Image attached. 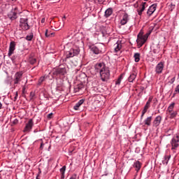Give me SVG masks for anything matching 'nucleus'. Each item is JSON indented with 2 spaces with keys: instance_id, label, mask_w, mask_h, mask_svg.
I'll use <instances>...</instances> for the list:
<instances>
[{
  "instance_id": "1",
  "label": "nucleus",
  "mask_w": 179,
  "mask_h": 179,
  "mask_svg": "<svg viewBox=\"0 0 179 179\" xmlns=\"http://www.w3.org/2000/svg\"><path fill=\"white\" fill-rule=\"evenodd\" d=\"M96 72H99L102 82H108L110 80V69L103 63L95 65Z\"/></svg>"
},
{
  "instance_id": "2",
  "label": "nucleus",
  "mask_w": 179,
  "mask_h": 179,
  "mask_svg": "<svg viewBox=\"0 0 179 179\" xmlns=\"http://www.w3.org/2000/svg\"><path fill=\"white\" fill-rule=\"evenodd\" d=\"M90 50L93 52V54H103L106 52V45L103 43H99L96 45H92L90 47Z\"/></svg>"
},
{
  "instance_id": "3",
  "label": "nucleus",
  "mask_w": 179,
  "mask_h": 179,
  "mask_svg": "<svg viewBox=\"0 0 179 179\" xmlns=\"http://www.w3.org/2000/svg\"><path fill=\"white\" fill-rule=\"evenodd\" d=\"M19 26L20 30H23L24 31H26V30H29L30 25H29V19H27V17L20 18Z\"/></svg>"
},
{
  "instance_id": "4",
  "label": "nucleus",
  "mask_w": 179,
  "mask_h": 179,
  "mask_svg": "<svg viewBox=\"0 0 179 179\" xmlns=\"http://www.w3.org/2000/svg\"><path fill=\"white\" fill-rule=\"evenodd\" d=\"M171 145L172 146L171 150H173V153H176V150H177V148L179 146V134L172 138Z\"/></svg>"
},
{
  "instance_id": "5",
  "label": "nucleus",
  "mask_w": 179,
  "mask_h": 179,
  "mask_svg": "<svg viewBox=\"0 0 179 179\" xmlns=\"http://www.w3.org/2000/svg\"><path fill=\"white\" fill-rule=\"evenodd\" d=\"M149 34H146L145 35L138 34L137 36L136 43L138 45H140V47H142V45L146 43L148 41V37H149Z\"/></svg>"
},
{
  "instance_id": "6",
  "label": "nucleus",
  "mask_w": 179,
  "mask_h": 179,
  "mask_svg": "<svg viewBox=\"0 0 179 179\" xmlns=\"http://www.w3.org/2000/svg\"><path fill=\"white\" fill-rule=\"evenodd\" d=\"M18 13H19V8H17V6H14L13 7L10 12L8 13V17L10 19V20H16Z\"/></svg>"
},
{
  "instance_id": "7",
  "label": "nucleus",
  "mask_w": 179,
  "mask_h": 179,
  "mask_svg": "<svg viewBox=\"0 0 179 179\" xmlns=\"http://www.w3.org/2000/svg\"><path fill=\"white\" fill-rule=\"evenodd\" d=\"M23 78V72L20 71L15 73L14 76V85H19L22 82V78Z\"/></svg>"
},
{
  "instance_id": "8",
  "label": "nucleus",
  "mask_w": 179,
  "mask_h": 179,
  "mask_svg": "<svg viewBox=\"0 0 179 179\" xmlns=\"http://www.w3.org/2000/svg\"><path fill=\"white\" fill-rule=\"evenodd\" d=\"M16 50V43L15 41H11L10 43L9 50L8 53V57H12L13 54L15 52Z\"/></svg>"
},
{
  "instance_id": "9",
  "label": "nucleus",
  "mask_w": 179,
  "mask_h": 179,
  "mask_svg": "<svg viewBox=\"0 0 179 179\" xmlns=\"http://www.w3.org/2000/svg\"><path fill=\"white\" fill-rule=\"evenodd\" d=\"M150 103H152V98H149L148 101H147L146 104L145 105L144 108L142 111L141 120H143V115H145V114H146V112L150 107Z\"/></svg>"
},
{
  "instance_id": "10",
  "label": "nucleus",
  "mask_w": 179,
  "mask_h": 179,
  "mask_svg": "<svg viewBox=\"0 0 179 179\" xmlns=\"http://www.w3.org/2000/svg\"><path fill=\"white\" fill-rule=\"evenodd\" d=\"M33 125H34L33 119H30L26 124V126L24 129V132H30V131H31V129H33Z\"/></svg>"
},
{
  "instance_id": "11",
  "label": "nucleus",
  "mask_w": 179,
  "mask_h": 179,
  "mask_svg": "<svg viewBox=\"0 0 179 179\" xmlns=\"http://www.w3.org/2000/svg\"><path fill=\"white\" fill-rule=\"evenodd\" d=\"M156 9H157V3L151 5L147 10L148 16H152V13H155V12H156Z\"/></svg>"
},
{
  "instance_id": "12",
  "label": "nucleus",
  "mask_w": 179,
  "mask_h": 179,
  "mask_svg": "<svg viewBox=\"0 0 179 179\" xmlns=\"http://www.w3.org/2000/svg\"><path fill=\"white\" fill-rule=\"evenodd\" d=\"M163 69H164V63L161 62L157 64L155 67V72L158 75H160V73L163 72Z\"/></svg>"
},
{
  "instance_id": "13",
  "label": "nucleus",
  "mask_w": 179,
  "mask_h": 179,
  "mask_svg": "<svg viewBox=\"0 0 179 179\" xmlns=\"http://www.w3.org/2000/svg\"><path fill=\"white\" fill-rule=\"evenodd\" d=\"M128 20H129V17H128V14L125 13L123 14L120 20V26H125V24L128 23Z\"/></svg>"
},
{
  "instance_id": "14",
  "label": "nucleus",
  "mask_w": 179,
  "mask_h": 179,
  "mask_svg": "<svg viewBox=\"0 0 179 179\" xmlns=\"http://www.w3.org/2000/svg\"><path fill=\"white\" fill-rule=\"evenodd\" d=\"M85 89V85L82 83L78 84L75 86L74 87V92L75 93H78L79 92H83V90Z\"/></svg>"
},
{
  "instance_id": "15",
  "label": "nucleus",
  "mask_w": 179,
  "mask_h": 179,
  "mask_svg": "<svg viewBox=\"0 0 179 179\" xmlns=\"http://www.w3.org/2000/svg\"><path fill=\"white\" fill-rule=\"evenodd\" d=\"M56 75H59V76H64L66 73V69L65 68H59L56 69Z\"/></svg>"
},
{
  "instance_id": "16",
  "label": "nucleus",
  "mask_w": 179,
  "mask_h": 179,
  "mask_svg": "<svg viewBox=\"0 0 179 179\" xmlns=\"http://www.w3.org/2000/svg\"><path fill=\"white\" fill-rule=\"evenodd\" d=\"M161 122H162V116L160 115L157 116L152 122L153 127H159Z\"/></svg>"
},
{
  "instance_id": "17",
  "label": "nucleus",
  "mask_w": 179,
  "mask_h": 179,
  "mask_svg": "<svg viewBox=\"0 0 179 179\" xmlns=\"http://www.w3.org/2000/svg\"><path fill=\"white\" fill-rule=\"evenodd\" d=\"M146 2H143L141 3V8H140V10H138V15L139 16H142V13H143V11L145 10V9H146Z\"/></svg>"
},
{
  "instance_id": "18",
  "label": "nucleus",
  "mask_w": 179,
  "mask_h": 179,
  "mask_svg": "<svg viewBox=\"0 0 179 179\" xmlns=\"http://www.w3.org/2000/svg\"><path fill=\"white\" fill-rule=\"evenodd\" d=\"M122 48V45H121V42L117 41L116 43L114 44V50L115 52H118Z\"/></svg>"
},
{
  "instance_id": "19",
  "label": "nucleus",
  "mask_w": 179,
  "mask_h": 179,
  "mask_svg": "<svg viewBox=\"0 0 179 179\" xmlns=\"http://www.w3.org/2000/svg\"><path fill=\"white\" fill-rule=\"evenodd\" d=\"M70 50H71V52L73 57H76V55H79V53L80 52V49H79V48H71L70 49Z\"/></svg>"
},
{
  "instance_id": "20",
  "label": "nucleus",
  "mask_w": 179,
  "mask_h": 179,
  "mask_svg": "<svg viewBox=\"0 0 179 179\" xmlns=\"http://www.w3.org/2000/svg\"><path fill=\"white\" fill-rule=\"evenodd\" d=\"M85 103V99H80L74 106H73V110L76 111H78L79 110V107Z\"/></svg>"
},
{
  "instance_id": "21",
  "label": "nucleus",
  "mask_w": 179,
  "mask_h": 179,
  "mask_svg": "<svg viewBox=\"0 0 179 179\" xmlns=\"http://www.w3.org/2000/svg\"><path fill=\"white\" fill-rule=\"evenodd\" d=\"M112 15H113V8H109L106 10L105 15H104L105 17H110V16Z\"/></svg>"
},
{
  "instance_id": "22",
  "label": "nucleus",
  "mask_w": 179,
  "mask_h": 179,
  "mask_svg": "<svg viewBox=\"0 0 179 179\" xmlns=\"http://www.w3.org/2000/svg\"><path fill=\"white\" fill-rule=\"evenodd\" d=\"M151 124H152V116H150L144 120V124L147 125L148 127H150Z\"/></svg>"
},
{
  "instance_id": "23",
  "label": "nucleus",
  "mask_w": 179,
  "mask_h": 179,
  "mask_svg": "<svg viewBox=\"0 0 179 179\" xmlns=\"http://www.w3.org/2000/svg\"><path fill=\"white\" fill-rule=\"evenodd\" d=\"M136 78V73H131L130 74L128 80L129 82H130V83H131L132 82H134V80H135V79Z\"/></svg>"
},
{
  "instance_id": "24",
  "label": "nucleus",
  "mask_w": 179,
  "mask_h": 179,
  "mask_svg": "<svg viewBox=\"0 0 179 179\" xmlns=\"http://www.w3.org/2000/svg\"><path fill=\"white\" fill-rule=\"evenodd\" d=\"M171 158V155H165L164 159L162 161L163 164H168L169 160Z\"/></svg>"
},
{
  "instance_id": "25",
  "label": "nucleus",
  "mask_w": 179,
  "mask_h": 179,
  "mask_svg": "<svg viewBox=\"0 0 179 179\" xmlns=\"http://www.w3.org/2000/svg\"><path fill=\"white\" fill-rule=\"evenodd\" d=\"M134 167H135L136 171H139L141 170V162L139 161H136L134 163Z\"/></svg>"
},
{
  "instance_id": "26",
  "label": "nucleus",
  "mask_w": 179,
  "mask_h": 179,
  "mask_svg": "<svg viewBox=\"0 0 179 179\" xmlns=\"http://www.w3.org/2000/svg\"><path fill=\"white\" fill-rule=\"evenodd\" d=\"M135 62H139L141 61V54L135 53L134 55Z\"/></svg>"
},
{
  "instance_id": "27",
  "label": "nucleus",
  "mask_w": 179,
  "mask_h": 179,
  "mask_svg": "<svg viewBox=\"0 0 179 179\" xmlns=\"http://www.w3.org/2000/svg\"><path fill=\"white\" fill-rule=\"evenodd\" d=\"M54 33L50 31V30L46 29L45 32V37L48 38V37H52V36H54Z\"/></svg>"
},
{
  "instance_id": "28",
  "label": "nucleus",
  "mask_w": 179,
  "mask_h": 179,
  "mask_svg": "<svg viewBox=\"0 0 179 179\" xmlns=\"http://www.w3.org/2000/svg\"><path fill=\"white\" fill-rule=\"evenodd\" d=\"M73 55L72 53V51L71 50V49L69 50V51L66 52V58H73Z\"/></svg>"
},
{
  "instance_id": "29",
  "label": "nucleus",
  "mask_w": 179,
  "mask_h": 179,
  "mask_svg": "<svg viewBox=\"0 0 179 179\" xmlns=\"http://www.w3.org/2000/svg\"><path fill=\"white\" fill-rule=\"evenodd\" d=\"M33 37H34V35L33 34V33H31L26 36L25 39L27 41H31L33 40Z\"/></svg>"
},
{
  "instance_id": "30",
  "label": "nucleus",
  "mask_w": 179,
  "mask_h": 179,
  "mask_svg": "<svg viewBox=\"0 0 179 179\" xmlns=\"http://www.w3.org/2000/svg\"><path fill=\"white\" fill-rule=\"evenodd\" d=\"M169 83H170V85H173V83H174V82H176V76L173 77H169Z\"/></svg>"
},
{
  "instance_id": "31",
  "label": "nucleus",
  "mask_w": 179,
  "mask_h": 179,
  "mask_svg": "<svg viewBox=\"0 0 179 179\" xmlns=\"http://www.w3.org/2000/svg\"><path fill=\"white\" fill-rule=\"evenodd\" d=\"M174 106H176L175 103H172L168 108V111L169 113H172L173 112V108H174Z\"/></svg>"
},
{
  "instance_id": "32",
  "label": "nucleus",
  "mask_w": 179,
  "mask_h": 179,
  "mask_svg": "<svg viewBox=\"0 0 179 179\" xmlns=\"http://www.w3.org/2000/svg\"><path fill=\"white\" fill-rule=\"evenodd\" d=\"M44 80H45V77H41L38 80V85L40 86L41 85V83H43V82H44Z\"/></svg>"
},
{
  "instance_id": "33",
  "label": "nucleus",
  "mask_w": 179,
  "mask_h": 179,
  "mask_svg": "<svg viewBox=\"0 0 179 179\" xmlns=\"http://www.w3.org/2000/svg\"><path fill=\"white\" fill-rule=\"evenodd\" d=\"M36 62H37V60L36 59V58L29 59V64H31V65H34Z\"/></svg>"
},
{
  "instance_id": "34",
  "label": "nucleus",
  "mask_w": 179,
  "mask_h": 179,
  "mask_svg": "<svg viewBox=\"0 0 179 179\" xmlns=\"http://www.w3.org/2000/svg\"><path fill=\"white\" fill-rule=\"evenodd\" d=\"M66 170V166H63L62 169H60V172L62 173V176L65 174V171Z\"/></svg>"
},
{
  "instance_id": "35",
  "label": "nucleus",
  "mask_w": 179,
  "mask_h": 179,
  "mask_svg": "<svg viewBox=\"0 0 179 179\" xmlns=\"http://www.w3.org/2000/svg\"><path fill=\"white\" fill-rule=\"evenodd\" d=\"M122 80V76H120V78L116 80L115 85H121Z\"/></svg>"
},
{
  "instance_id": "36",
  "label": "nucleus",
  "mask_w": 179,
  "mask_h": 179,
  "mask_svg": "<svg viewBox=\"0 0 179 179\" xmlns=\"http://www.w3.org/2000/svg\"><path fill=\"white\" fill-rule=\"evenodd\" d=\"M169 114L171 115V118H174V117L177 115V112H169Z\"/></svg>"
},
{
  "instance_id": "37",
  "label": "nucleus",
  "mask_w": 179,
  "mask_h": 179,
  "mask_svg": "<svg viewBox=\"0 0 179 179\" xmlns=\"http://www.w3.org/2000/svg\"><path fill=\"white\" fill-rule=\"evenodd\" d=\"M11 60L13 61V64H15L16 63V56L14 55L11 57Z\"/></svg>"
},
{
  "instance_id": "38",
  "label": "nucleus",
  "mask_w": 179,
  "mask_h": 179,
  "mask_svg": "<svg viewBox=\"0 0 179 179\" xmlns=\"http://www.w3.org/2000/svg\"><path fill=\"white\" fill-rule=\"evenodd\" d=\"M17 96H18V94H17V92H16L14 97V101H16V100H17Z\"/></svg>"
},
{
  "instance_id": "39",
  "label": "nucleus",
  "mask_w": 179,
  "mask_h": 179,
  "mask_svg": "<svg viewBox=\"0 0 179 179\" xmlns=\"http://www.w3.org/2000/svg\"><path fill=\"white\" fill-rule=\"evenodd\" d=\"M48 118H49L50 120H51V118H52V113H50L48 115Z\"/></svg>"
},
{
  "instance_id": "40",
  "label": "nucleus",
  "mask_w": 179,
  "mask_h": 179,
  "mask_svg": "<svg viewBox=\"0 0 179 179\" xmlns=\"http://www.w3.org/2000/svg\"><path fill=\"white\" fill-rule=\"evenodd\" d=\"M94 2H96V1H97V2H99V3H103V2H104V0H94Z\"/></svg>"
},
{
  "instance_id": "41",
  "label": "nucleus",
  "mask_w": 179,
  "mask_h": 179,
  "mask_svg": "<svg viewBox=\"0 0 179 179\" xmlns=\"http://www.w3.org/2000/svg\"><path fill=\"white\" fill-rule=\"evenodd\" d=\"M175 92L179 93V85L176 87Z\"/></svg>"
},
{
  "instance_id": "42",
  "label": "nucleus",
  "mask_w": 179,
  "mask_h": 179,
  "mask_svg": "<svg viewBox=\"0 0 179 179\" xmlns=\"http://www.w3.org/2000/svg\"><path fill=\"white\" fill-rule=\"evenodd\" d=\"M152 52H154V54H159V51L157 50H156V49H154L152 50Z\"/></svg>"
},
{
  "instance_id": "43",
  "label": "nucleus",
  "mask_w": 179,
  "mask_h": 179,
  "mask_svg": "<svg viewBox=\"0 0 179 179\" xmlns=\"http://www.w3.org/2000/svg\"><path fill=\"white\" fill-rule=\"evenodd\" d=\"M70 179H76V174H73Z\"/></svg>"
},
{
  "instance_id": "44",
  "label": "nucleus",
  "mask_w": 179,
  "mask_h": 179,
  "mask_svg": "<svg viewBox=\"0 0 179 179\" xmlns=\"http://www.w3.org/2000/svg\"><path fill=\"white\" fill-rule=\"evenodd\" d=\"M43 147H44V143H41L40 149H43Z\"/></svg>"
},
{
  "instance_id": "45",
  "label": "nucleus",
  "mask_w": 179,
  "mask_h": 179,
  "mask_svg": "<svg viewBox=\"0 0 179 179\" xmlns=\"http://www.w3.org/2000/svg\"><path fill=\"white\" fill-rule=\"evenodd\" d=\"M45 18H42L41 19V23H45Z\"/></svg>"
},
{
  "instance_id": "46",
  "label": "nucleus",
  "mask_w": 179,
  "mask_h": 179,
  "mask_svg": "<svg viewBox=\"0 0 179 179\" xmlns=\"http://www.w3.org/2000/svg\"><path fill=\"white\" fill-rule=\"evenodd\" d=\"M2 108V103L0 102V110Z\"/></svg>"
},
{
  "instance_id": "47",
  "label": "nucleus",
  "mask_w": 179,
  "mask_h": 179,
  "mask_svg": "<svg viewBox=\"0 0 179 179\" xmlns=\"http://www.w3.org/2000/svg\"><path fill=\"white\" fill-rule=\"evenodd\" d=\"M38 170H39V173H41V170L40 169Z\"/></svg>"
},
{
  "instance_id": "48",
  "label": "nucleus",
  "mask_w": 179,
  "mask_h": 179,
  "mask_svg": "<svg viewBox=\"0 0 179 179\" xmlns=\"http://www.w3.org/2000/svg\"><path fill=\"white\" fill-rule=\"evenodd\" d=\"M11 1H13V2H15V1H16V0H11Z\"/></svg>"
},
{
  "instance_id": "49",
  "label": "nucleus",
  "mask_w": 179,
  "mask_h": 179,
  "mask_svg": "<svg viewBox=\"0 0 179 179\" xmlns=\"http://www.w3.org/2000/svg\"><path fill=\"white\" fill-rule=\"evenodd\" d=\"M36 179H38V176H36Z\"/></svg>"
},
{
  "instance_id": "50",
  "label": "nucleus",
  "mask_w": 179,
  "mask_h": 179,
  "mask_svg": "<svg viewBox=\"0 0 179 179\" xmlns=\"http://www.w3.org/2000/svg\"><path fill=\"white\" fill-rule=\"evenodd\" d=\"M144 1H149V0H144Z\"/></svg>"
}]
</instances>
